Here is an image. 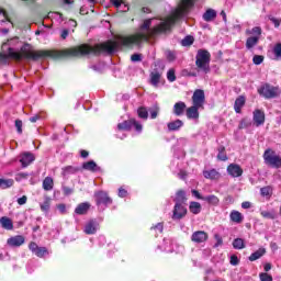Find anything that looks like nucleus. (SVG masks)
I'll return each instance as SVG.
<instances>
[{
	"instance_id": "obj_17",
	"label": "nucleus",
	"mask_w": 281,
	"mask_h": 281,
	"mask_svg": "<svg viewBox=\"0 0 281 281\" xmlns=\"http://www.w3.org/2000/svg\"><path fill=\"white\" fill-rule=\"evenodd\" d=\"M89 210H91V204L89 202H82L77 205V207L75 209V213L78 214L79 216H82L87 214Z\"/></svg>"
},
{
	"instance_id": "obj_14",
	"label": "nucleus",
	"mask_w": 281,
	"mask_h": 281,
	"mask_svg": "<svg viewBox=\"0 0 281 281\" xmlns=\"http://www.w3.org/2000/svg\"><path fill=\"white\" fill-rule=\"evenodd\" d=\"M191 240L198 244L205 243V240H207V233L204 231H196L192 234Z\"/></svg>"
},
{
	"instance_id": "obj_61",
	"label": "nucleus",
	"mask_w": 281,
	"mask_h": 281,
	"mask_svg": "<svg viewBox=\"0 0 281 281\" xmlns=\"http://www.w3.org/2000/svg\"><path fill=\"white\" fill-rule=\"evenodd\" d=\"M38 120H41V114H35L34 116L30 117V122L33 124L38 122Z\"/></svg>"
},
{
	"instance_id": "obj_58",
	"label": "nucleus",
	"mask_w": 281,
	"mask_h": 281,
	"mask_svg": "<svg viewBox=\"0 0 281 281\" xmlns=\"http://www.w3.org/2000/svg\"><path fill=\"white\" fill-rule=\"evenodd\" d=\"M22 179H27V173L21 172L16 175L15 181H21Z\"/></svg>"
},
{
	"instance_id": "obj_13",
	"label": "nucleus",
	"mask_w": 281,
	"mask_h": 281,
	"mask_svg": "<svg viewBox=\"0 0 281 281\" xmlns=\"http://www.w3.org/2000/svg\"><path fill=\"white\" fill-rule=\"evenodd\" d=\"M227 172L231 177H243V168H240L239 165H236V164H231L228 167H227Z\"/></svg>"
},
{
	"instance_id": "obj_37",
	"label": "nucleus",
	"mask_w": 281,
	"mask_h": 281,
	"mask_svg": "<svg viewBox=\"0 0 281 281\" xmlns=\"http://www.w3.org/2000/svg\"><path fill=\"white\" fill-rule=\"evenodd\" d=\"M217 159L220 161H227V153H225V147H218Z\"/></svg>"
},
{
	"instance_id": "obj_40",
	"label": "nucleus",
	"mask_w": 281,
	"mask_h": 281,
	"mask_svg": "<svg viewBox=\"0 0 281 281\" xmlns=\"http://www.w3.org/2000/svg\"><path fill=\"white\" fill-rule=\"evenodd\" d=\"M193 43H194V37H193V36H190V35L186 36V37L182 40V42H181V44H182L183 47H190V45H192Z\"/></svg>"
},
{
	"instance_id": "obj_6",
	"label": "nucleus",
	"mask_w": 281,
	"mask_h": 281,
	"mask_svg": "<svg viewBox=\"0 0 281 281\" xmlns=\"http://www.w3.org/2000/svg\"><path fill=\"white\" fill-rule=\"evenodd\" d=\"M192 104L193 106H198L200 109H205L204 104H205V91L201 90V89H196L193 92L192 95Z\"/></svg>"
},
{
	"instance_id": "obj_22",
	"label": "nucleus",
	"mask_w": 281,
	"mask_h": 281,
	"mask_svg": "<svg viewBox=\"0 0 281 281\" xmlns=\"http://www.w3.org/2000/svg\"><path fill=\"white\" fill-rule=\"evenodd\" d=\"M245 102H247V100L245 99L244 95H239L234 103V110L235 113H243V106H245Z\"/></svg>"
},
{
	"instance_id": "obj_56",
	"label": "nucleus",
	"mask_w": 281,
	"mask_h": 281,
	"mask_svg": "<svg viewBox=\"0 0 281 281\" xmlns=\"http://www.w3.org/2000/svg\"><path fill=\"white\" fill-rule=\"evenodd\" d=\"M127 194H128V191H126V189L124 188L119 189V196H121V199L126 198Z\"/></svg>"
},
{
	"instance_id": "obj_43",
	"label": "nucleus",
	"mask_w": 281,
	"mask_h": 281,
	"mask_svg": "<svg viewBox=\"0 0 281 281\" xmlns=\"http://www.w3.org/2000/svg\"><path fill=\"white\" fill-rule=\"evenodd\" d=\"M167 80H169V82H175V80H177V75L175 74V69H169L167 72Z\"/></svg>"
},
{
	"instance_id": "obj_33",
	"label": "nucleus",
	"mask_w": 281,
	"mask_h": 281,
	"mask_svg": "<svg viewBox=\"0 0 281 281\" xmlns=\"http://www.w3.org/2000/svg\"><path fill=\"white\" fill-rule=\"evenodd\" d=\"M189 210H190L191 214H201V203L191 202L189 205Z\"/></svg>"
},
{
	"instance_id": "obj_30",
	"label": "nucleus",
	"mask_w": 281,
	"mask_h": 281,
	"mask_svg": "<svg viewBox=\"0 0 281 281\" xmlns=\"http://www.w3.org/2000/svg\"><path fill=\"white\" fill-rule=\"evenodd\" d=\"M12 186H14L13 179L0 178V190H8V188H12Z\"/></svg>"
},
{
	"instance_id": "obj_59",
	"label": "nucleus",
	"mask_w": 281,
	"mask_h": 281,
	"mask_svg": "<svg viewBox=\"0 0 281 281\" xmlns=\"http://www.w3.org/2000/svg\"><path fill=\"white\" fill-rule=\"evenodd\" d=\"M27 203V196L23 195L22 198L18 199V204L19 205H25Z\"/></svg>"
},
{
	"instance_id": "obj_49",
	"label": "nucleus",
	"mask_w": 281,
	"mask_h": 281,
	"mask_svg": "<svg viewBox=\"0 0 281 281\" xmlns=\"http://www.w3.org/2000/svg\"><path fill=\"white\" fill-rule=\"evenodd\" d=\"M61 190H63L65 196H69L71 194H74V189H71L67 186H63Z\"/></svg>"
},
{
	"instance_id": "obj_55",
	"label": "nucleus",
	"mask_w": 281,
	"mask_h": 281,
	"mask_svg": "<svg viewBox=\"0 0 281 281\" xmlns=\"http://www.w3.org/2000/svg\"><path fill=\"white\" fill-rule=\"evenodd\" d=\"M131 60H132V63H139V61H142V55H139V54H133V55L131 56Z\"/></svg>"
},
{
	"instance_id": "obj_23",
	"label": "nucleus",
	"mask_w": 281,
	"mask_h": 281,
	"mask_svg": "<svg viewBox=\"0 0 281 281\" xmlns=\"http://www.w3.org/2000/svg\"><path fill=\"white\" fill-rule=\"evenodd\" d=\"M80 171V168L75 166H66L61 169L63 177H69V175H76Z\"/></svg>"
},
{
	"instance_id": "obj_63",
	"label": "nucleus",
	"mask_w": 281,
	"mask_h": 281,
	"mask_svg": "<svg viewBox=\"0 0 281 281\" xmlns=\"http://www.w3.org/2000/svg\"><path fill=\"white\" fill-rule=\"evenodd\" d=\"M241 207H243V210H249V207H251V202H243L241 203Z\"/></svg>"
},
{
	"instance_id": "obj_8",
	"label": "nucleus",
	"mask_w": 281,
	"mask_h": 281,
	"mask_svg": "<svg viewBox=\"0 0 281 281\" xmlns=\"http://www.w3.org/2000/svg\"><path fill=\"white\" fill-rule=\"evenodd\" d=\"M29 249L35 254V256H37V258H44L45 256H47V254H49V251L47 250V248L45 247H38V245L34 241H31L29 245Z\"/></svg>"
},
{
	"instance_id": "obj_25",
	"label": "nucleus",
	"mask_w": 281,
	"mask_h": 281,
	"mask_svg": "<svg viewBox=\"0 0 281 281\" xmlns=\"http://www.w3.org/2000/svg\"><path fill=\"white\" fill-rule=\"evenodd\" d=\"M83 170H89L90 172H98L100 171V167H98V164L95 161L90 160L82 165Z\"/></svg>"
},
{
	"instance_id": "obj_18",
	"label": "nucleus",
	"mask_w": 281,
	"mask_h": 281,
	"mask_svg": "<svg viewBox=\"0 0 281 281\" xmlns=\"http://www.w3.org/2000/svg\"><path fill=\"white\" fill-rule=\"evenodd\" d=\"M203 177L205 179H211L212 181H218V179H221V172H218L216 169L204 170Z\"/></svg>"
},
{
	"instance_id": "obj_28",
	"label": "nucleus",
	"mask_w": 281,
	"mask_h": 281,
	"mask_svg": "<svg viewBox=\"0 0 281 281\" xmlns=\"http://www.w3.org/2000/svg\"><path fill=\"white\" fill-rule=\"evenodd\" d=\"M98 232V228L95 226V223L93 221H90L85 226V234L92 235Z\"/></svg>"
},
{
	"instance_id": "obj_32",
	"label": "nucleus",
	"mask_w": 281,
	"mask_h": 281,
	"mask_svg": "<svg viewBox=\"0 0 281 281\" xmlns=\"http://www.w3.org/2000/svg\"><path fill=\"white\" fill-rule=\"evenodd\" d=\"M273 60H281V43H277L272 48Z\"/></svg>"
},
{
	"instance_id": "obj_12",
	"label": "nucleus",
	"mask_w": 281,
	"mask_h": 281,
	"mask_svg": "<svg viewBox=\"0 0 281 281\" xmlns=\"http://www.w3.org/2000/svg\"><path fill=\"white\" fill-rule=\"evenodd\" d=\"M24 244H25V237L22 235L10 237L7 240V245H9V247H21V245H24Z\"/></svg>"
},
{
	"instance_id": "obj_45",
	"label": "nucleus",
	"mask_w": 281,
	"mask_h": 281,
	"mask_svg": "<svg viewBox=\"0 0 281 281\" xmlns=\"http://www.w3.org/2000/svg\"><path fill=\"white\" fill-rule=\"evenodd\" d=\"M112 3L114 8H122V5H124L125 9H123L122 12H126L128 10V5H126V2L124 1H113Z\"/></svg>"
},
{
	"instance_id": "obj_57",
	"label": "nucleus",
	"mask_w": 281,
	"mask_h": 281,
	"mask_svg": "<svg viewBox=\"0 0 281 281\" xmlns=\"http://www.w3.org/2000/svg\"><path fill=\"white\" fill-rule=\"evenodd\" d=\"M57 210L60 212V214L67 213V206L65 204H58Z\"/></svg>"
},
{
	"instance_id": "obj_26",
	"label": "nucleus",
	"mask_w": 281,
	"mask_h": 281,
	"mask_svg": "<svg viewBox=\"0 0 281 281\" xmlns=\"http://www.w3.org/2000/svg\"><path fill=\"white\" fill-rule=\"evenodd\" d=\"M43 189L46 192H49V191L54 190V179L52 177H46L43 180Z\"/></svg>"
},
{
	"instance_id": "obj_36",
	"label": "nucleus",
	"mask_w": 281,
	"mask_h": 281,
	"mask_svg": "<svg viewBox=\"0 0 281 281\" xmlns=\"http://www.w3.org/2000/svg\"><path fill=\"white\" fill-rule=\"evenodd\" d=\"M137 115L140 120H148V110L146 108L140 106L137 109Z\"/></svg>"
},
{
	"instance_id": "obj_24",
	"label": "nucleus",
	"mask_w": 281,
	"mask_h": 281,
	"mask_svg": "<svg viewBox=\"0 0 281 281\" xmlns=\"http://www.w3.org/2000/svg\"><path fill=\"white\" fill-rule=\"evenodd\" d=\"M229 218L233 223H237V224H240L243 223V221H245V216L243 215V213L238 211H232Z\"/></svg>"
},
{
	"instance_id": "obj_9",
	"label": "nucleus",
	"mask_w": 281,
	"mask_h": 281,
	"mask_svg": "<svg viewBox=\"0 0 281 281\" xmlns=\"http://www.w3.org/2000/svg\"><path fill=\"white\" fill-rule=\"evenodd\" d=\"M36 156L30 151H24L20 155V164H22V168H27L30 164L35 161Z\"/></svg>"
},
{
	"instance_id": "obj_44",
	"label": "nucleus",
	"mask_w": 281,
	"mask_h": 281,
	"mask_svg": "<svg viewBox=\"0 0 281 281\" xmlns=\"http://www.w3.org/2000/svg\"><path fill=\"white\" fill-rule=\"evenodd\" d=\"M252 63H254V65H262V63H265V56H262V55H255L252 57Z\"/></svg>"
},
{
	"instance_id": "obj_4",
	"label": "nucleus",
	"mask_w": 281,
	"mask_h": 281,
	"mask_svg": "<svg viewBox=\"0 0 281 281\" xmlns=\"http://www.w3.org/2000/svg\"><path fill=\"white\" fill-rule=\"evenodd\" d=\"M258 93L259 95H262V98H266V100H271L273 98H278L281 91L279 87L265 83L263 86L258 88Z\"/></svg>"
},
{
	"instance_id": "obj_2",
	"label": "nucleus",
	"mask_w": 281,
	"mask_h": 281,
	"mask_svg": "<svg viewBox=\"0 0 281 281\" xmlns=\"http://www.w3.org/2000/svg\"><path fill=\"white\" fill-rule=\"evenodd\" d=\"M210 60H212V55H210V52L199 49L195 56V66L198 71H202V74H210Z\"/></svg>"
},
{
	"instance_id": "obj_64",
	"label": "nucleus",
	"mask_w": 281,
	"mask_h": 281,
	"mask_svg": "<svg viewBox=\"0 0 281 281\" xmlns=\"http://www.w3.org/2000/svg\"><path fill=\"white\" fill-rule=\"evenodd\" d=\"M271 22L274 24V27H280V23H281L280 20H278V19H276V18H272V19H271Z\"/></svg>"
},
{
	"instance_id": "obj_39",
	"label": "nucleus",
	"mask_w": 281,
	"mask_h": 281,
	"mask_svg": "<svg viewBox=\"0 0 281 281\" xmlns=\"http://www.w3.org/2000/svg\"><path fill=\"white\" fill-rule=\"evenodd\" d=\"M249 126H251V120L244 117L240 120L238 128H240V130L249 128Z\"/></svg>"
},
{
	"instance_id": "obj_34",
	"label": "nucleus",
	"mask_w": 281,
	"mask_h": 281,
	"mask_svg": "<svg viewBox=\"0 0 281 281\" xmlns=\"http://www.w3.org/2000/svg\"><path fill=\"white\" fill-rule=\"evenodd\" d=\"M203 201H206L210 205H218V203H221V200L216 195H207L203 198Z\"/></svg>"
},
{
	"instance_id": "obj_46",
	"label": "nucleus",
	"mask_w": 281,
	"mask_h": 281,
	"mask_svg": "<svg viewBox=\"0 0 281 281\" xmlns=\"http://www.w3.org/2000/svg\"><path fill=\"white\" fill-rule=\"evenodd\" d=\"M260 192H261V196H270L272 189L271 187H263L261 188Z\"/></svg>"
},
{
	"instance_id": "obj_21",
	"label": "nucleus",
	"mask_w": 281,
	"mask_h": 281,
	"mask_svg": "<svg viewBox=\"0 0 281 281\" xmlns=\"http://www.w3.org/2000/svg\"><path fill=\"white\" fill-rule=\"evenodd\" d=\"M186 111H187L186 102L179 101V102L175 103V105H173L175 115H177L179 117V116L183 115V113H186Z\"/></svg>"
},
{
	"instance_id": "obj_41",
	"label": "nucleus",
	"mask_w": 281,
	"mask_h": 281,
	"mask_svg": "<svg viewBox=\"0 0 281 281\" xmlns=\"http://www.w3.org/2000/svg\"><path fill=\"white\" fill-rule=\"evenodd\" d=\"M186 191L180 190L177 192L176 194V201H178L179 203H183V201H186Z\"/></svg>"
},
{
	"instance_id": "obj_29",
	"label": "nucleus",
	"mask_w": 281,
	"mask_h": 281,
	"mask_svg": "<svg viewBox=\"0 0 281 281\" xmlns=\"http://www.w3.org/2000/svg\"><path fill=\"white\" fill-rule=\"evenodd\" d=\"M263 254H267V250L265 248H259L257 251L252 252L250 256H249V260L250 262H254L260 258H262V255Z\"/></svg>"
},
{
	"instance_id": "obj_60",
	"label": "nucleus",
	"mask_w": 281,
	"mask_h": 281,
	"mask_svg": "<svg viewBox=\"0 0 281 281\" xmlns=\"http://www.w3.org/2000/svg\"><path fill=\"white\" fill-rule=\"evenodd\" d=\"M261 216H263V218H273V215L267 211H262Z\"/></svg>"
},
{
	"instance_id": "obj_7",
	"label": "nucleus",
	"mask_w": 281,
	"mask_h": 281,
	"mask_svg": "<svg viewBox=\"0 0 281 281\" xmlns=\"http://www.w3.org/2000/svg\"><path fill=\"white\" fill-rule=\"evenodd\" d=\"M94 199L97 205H111L113 203V200L109 196V193L104 191H99L94 193Z\"/></svg>"
},
{
	"instance_id": "obj_19",
	"label": "nucleus",
	"mask_w": 281,
	"mask_h": 281,
	"mask_svg": "<svg viewBox=\"0 0 281 281\" xmlns=\"http://www.w3.org/2000/svg\"><path fill=\"white\" fill-rule=\"evenodd\" d=\"M0 225L3 229H7L8 232H12V229H14V223L8 216H2L0 218Z\"/></svg>"
},
{
	"instance_id": "obj_48",
	"label": "nucleus",
	"mask_w": 281,
	"mask_h": 281,
	"mask_svg": "<svg viewBox=\"0 0 281 281\" xmlns=\"http://www.w3.org/2000/svg\"><path fill=\"white\" fill-rule=\"evenodd\" d=\"M259 278L261 281H273V277H271V274L265 273V272L260 273Z\"/></svg>"
},
{
	"instance_id": "obj_50",
	"label": "nucleus",
	"mask_w": 281,
	"mask_h": 281,
	"mask_svg": "<svg viewBox=\"0 0 281 281\" xmlns=\"http://www.w3.org/2000/svg\"><path fill=\"white\" fill-rule=\"evenodd\" d=\"M15 128H16V131H18V133H23V121H21V120H16L15 121Z\"/></svg>"
},
{
	"instance_id": "obj_35",
	"label": "nucleus",
	"mask_w": 281,
	"mask_h": 281,
	"mask_svg": "<svg viewBox=\"0 0 281 281\" xmlns=\"http://www.w3.org/2000/svg\"><path fill=\"white\" fill-rule=\"evenodd\" d=\"M42 212H49V207H52V199L45 198L44 202L40 205Z\"/></svg>"
},
{
	"instance_id": "obj_10",
	"label": "nucleus",
	"mask_w": 281,
	"mask_h": 281,
	"mask_svg": "<svg viewBox=\"0 0 281 281\" xmlns=\"http://www.w3.org/2000/svg\"><path fill=\"white\" fill-rule=\"evenodd\" d=\"M188 214V210L182 204L177 203L173 209V221H180V218H183Z\"/></svg>"
},
{
	"instance_id": "obj_54",
	"label": "nucleus",
	"mask_w": 281,
	"mask_h": 281,
	"mask_svg": "<svg viewBox=\"0 0 281 281\" xmlns=\"http://www.w3.org/2000/svg\"><path fill=\"white\" fill-rule=\"evenodd\" d=\"M151 229H155V232L161 234V232H164V223H158L156 226L151 227Z\"/></svg>"
},
{
	"instance_id": "obj_5",
	"label": "nucleus",
	"mask_w": 281,
	"mask_h": 281,
	"mask_svg": "<svg viewBox=\"0 0 281 281\" xmlns=\"http://www.w3.org/2000/svg\"><path fill=\"white\" fill-rule=\"evenodd\" d=\"M263 161L270 168H281V157L273 149H266L263 153Z\"/></svg>"
},
{
	"instance_id": "obj_47",
	"label": "nucleus",
	"mask_w": 281,
	"mask_h": 281,
	"mask_svg": "<svg viewBox=\"0 0 281 281\" xmlns=\"http://www.w3.org/2000/svg\"><path fill=\"white\" fill-rule=\"evenodd\" d=\"M132 126H134V128H135V131H137V133H142L143 126L140 125L139 122H137V120L132 119Z\"/></svg>"
},
{
	"instance_id": "obj_52",
	"label": "nucleus",
	"mask_w": 281,
	"mask_h": 281,
	"mask_svg": "<svg viewBox=\"0 0 281 281\" xmlns=\"http://www.w3.org/2000/svg\"><path fill=\"white\" fill-rule=\"evenodd\" d=\"M240 259H238V256L233 255L231 256V265H233V267H236V265H239Z\"/></svg>"
},
{
	"instance_id": "obj_31",
	"label": "nucleus",
	"mask_w": 281,
	"mask_h": 281,
	"mask_svg": "<svg viewBox=\"0 0 281 281\" xmlns=\"http://www.w3.org/2000/svg\"><path fill=\"white\" fill-rule=\"evenodd\" d=\"M167 126L170 131H179V128H181V126H183V121L178 119L176 121L168 123Z\"/></svg>"
},
{
	"instance_id": "obj_15",
	"label": "nucleus",
	"mask_w": 281,
	"mask_h": 281,
	"mask_svg": "<svg viewBox=\"0 0 281 281\" xmlns=\"http://www.w3.org/2000/svg\"><path fill=\"white\" fill-rule=\"evenodd\" d=\"M149 83L157 89L161 85V72L154 70L149 75Z\"/></svg>"
},
{
	"instance_id": "obj_62",
	"label": "nucleus",
	"mask_w": 281,
	"mask_h": 281,
	"mask_svg": "<svg viewBox=\"0 0 281 281\" xmlns=\"http://www.w3.org/2000/svg\"><path fill=\"white\" fill-rule=\"evenodd\" d=\"M191 193H192L193 196H195V199H202V201H203L204 198L201 196V193H199V191L192 190Z\"/></svg>"
},
{
	"instance_id": "obj_42",
	"label": "nucleus",
	"mask_w": 281,
	"mask_h": 281,
	"mask_svg": "<svg viewBox=\"0 0 281 281\" xmlns=\"http://www.w3.org/2000/svg\"><path fill=\"white\" fill-rule=\"evenodd\" d=\"M150 117L151 120H156L157 115H159V105H154L150 110Z\"/></svg>"
},
{
	"instance_id": "obj_27",
	"label": "nucleus",
	"mask_w": 281,
	"mask_h": 281,
	"mask_svg": "<svg viewBox=\"0 0 281 281\" xmlns=\"http://www.w3.org/2000/svg\"><path fill=\"white\" fill-rule=\"evenodd\" d=\"M131 128H133V119H130L117 124L119 131H131Z\"/></svg>"
},
{
	"instance_id": "obj_1",
	"label": "nucleus",
	"mask_w": 281,
	"mask_h": 281,
	"mask_svg": "<svg viewBox=\"0 0 281 281\" xmlns=\"http://www.w3.org/2000/svg\"><path fill=\"white\" fill-rule=\"evenodd\" d=\"M192 8V2H181L178 8L167 18H151L144 20L137 33L132 35H115V41H106L100 44H81L79 46L57 50V49H40L35 50V60L38 58H63V56H101V54H113L117 47H133V45H142L148 43L153 38H157L159 34L170 32L172 25L188 14V10Z\"/></svg>"
},
{
	"instance_id": "obj_20",
	"label": "nucleus",
	"mask_w": 281,
	"mask_h": 281,
	"mask_svg": "<svg viewBox=\"0 0 281 281\" xmlns=\"http://www.w3.org/2000/svg\"><path fill=\"white\" fill-rule=\"evenodd\" d=\"M217 16L216 10L214 9H207L203 15L202 19L203 21H206V23H212V21H215Z\"/></svg>"
},
{
	"instance_id": "obj_51",
	"label": "nucleus",
	"mask_w": 281,
	"mask_h": 281,
	"mask_svg": "<svg viewBox=\"0 0 281 281\" xmlns=\"http://www.w3.org/2000/svg\"><path fill=\"white\" fill-rule=\"evenodd\" d=\"M167 59L172 63V60H176L177 59V54H175V52L172 50H168L167 52Z\"/></svg>"
},
{
	"instance_id": "obj_11",
	"label": "nucleus",
	"mask_w": 281,
	"mask_h": 281,
	"mask_svg": "<svg viewBox=\"0 0 281 281\" xmlns=\"http://www.w3.org/2000/svg\"><path fill=\"white\" fill-rule=\"evenodd\" d=\"M252 122L255 126H262L265 124V111L257 109L252 112Z\"/></svg>"
},
{
	"instance_id": "obj_38",
	"label": "nucleus",
	"mask_w": 281,
	"mask_h": 281,
	"mask_svg": "<svg viewBox=\"0 0 281 281\" xmlns=\"http://www.w3.org/2000/svg\"><path fill=\"white\" fill-rule=\"evenodd\" d=\"M234 249H245V240L243 238H236L233 241Z\"/></svg>"
},
{
	"instance_id": "obj_3",
	"label": "nucleus",
	"mask_w": 281,
	"mask_h": 281,
	"mask_svg": "<svg viewBox=\"0 0 281 281\" xmlns=\"http://www.w3.org/2000/svg\"><path fill=\"white\" fill-rule=\"evenodd\" d=\"M246 34L250 35L246 40V47L252 49L260 42V36H262V29L260 26H255L251 30H247Z\"/></svg>"
},
{
	"instance_id": "obj_53",
	"label": "nucleus",
	"mask_w": 281,
	"mask_h": 281,
	"mask_svg": "<svg viewBox=\"0 0 281 281\" xmlns=\"http://www.w3.org/2000/svg\"><path fill=\"white\" fill-rule=\"evenodd\" d=\"M214 238L216 240L215 247H221V245H223V237H221L218 234H215Z\"/></svg>"
},
{
	"instance_id": "obj_16",
	"label": "nucleus",
	"mask_w": 281,
	"mask_h": 281,
	"mask_svg": "<svg viewBox=\"0 0 281 281\" xmlns=\"http://www.w3.org/2000/svg\"><path fill=\"white\" fill-rule=\"evenodd\" d=\"M202 108H199L196 105H191L186 110L187 117L189 120H199V110Z\"/></svg>"
}]
</instances>
